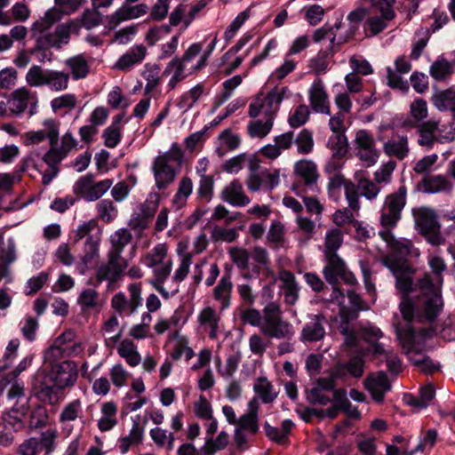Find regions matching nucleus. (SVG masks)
Segmentation results:
<instances>
[{
  "instance_id": "34",
  "label": "nucleus",
  "mask_w": 455,
  "mask_h": 455,
  "mask_svg": "<svg viewBox=\"0 0 455 455\" xmlns=\"http://www.w3.org/2000/svg\"><path fill=\"white\" fill-rule=\"evenodd\" d=\"M100 235H91L85 241V248L76 267L81 275H84L90 266L100 258Z\"/></svg>"
},
{
  "instance_id": "18",
  "label": "nucleus",
  "mask_w": 455,
  "mask_h": 455,
  "mask_svg": "<svg viewBox=\"0 0 455 455\" xmlns=\"http://www.w3.org/2000/svg\"><path fill=\"white\" fill-rule=\"evenodd\" d=\"M439 126L440 121L435 119H430L419 124L417 126L419 145L429 149L435 141L445 143L454 139L455 134L453 132H447L445 135L437 136L436 132L439 131Z\"/></svg>"
},
{
  "instance_id": "61",
  "label": "nucleus",
  "mask_w": 455,
  "mask_h": 455,
  "mask_svg": "<svg viewBox=\"0 0 455 455\" xmlns=\"http://www.w3.org/2000/svg\"><path fill=\"white\" fill-rule=\"evenodd\" d=\"M229 435L227 432L221 431L216 438L206 437L204 451L205 455H210L216 451H220L226 448L228 443Z\"/></svg>"
},
{
  "instance_id": "22",
  "label": "nucleus",
  "mask_w": 455,
  "mask_h": 455,
  "mask_svg": "<svg viewBox=\"0 0 455 455\" xmlns=\"http://www.w3.org/2000/svg\"><path fill=\"white\" fill-rule=\"evenodd\" d=\"M307 322L302 327L299 339L303 343L317 342L325 336L327 320L322 314L308 315Z\"/></svg>"
},
{
  "instance_id": "62",
  "label": "nucleus",
  "mask_w": 455,
  "mask_h": 455,
  "mask_svg": "<svg viewBox=\"0 0 455 455\" xmlns=\"http://www.w3.org/2000/svg\"><path fill=\"white\" fill-rule=\"evenodd\" d=\"M310 116V110L307 106L302 104L291 109L288 117V123L292 128H299L305 124Z\"/></svg>"
},
{
  "instance_id": "55",
  "label": "nucleus",
  "mask_w": 455,
  "mask_h": 455,
  "mask_svg": "<svg viewBox=\"0 0 455 455\" xmlns=\"http://www.w3.org/2000/svg\"><path fill=\"white\" fill-rule=\"evenodd\" d=\"M49 69H44L41 66L33 65L26 74V82L32 87L46 86V79Z\"/></svg>"
},
{
  "instance_id": "24",
  "label": "nucleus",
  "mask_w": 455,
  "mask_h": 455,
  "mask_svg": "<svg viewBox=\"0 0 455 455\" xmlns=\"http://www.w3.org/2000/svg\"><path fill=\"white\" fill-rule=\"evenodd\" d=\"M280 183V171L275 169L264 170L258 175L248 176L246 185L250 191L257 192L261 189L272 190Z\"/></svg>"
},
{
  "instance_id": "44",
  "label": "nucleus",
  "mask_w": 455,
  "mask_h": 455,
  "mask_svg": "<svg viewBox=\"0 0 455 455\" xmlns=\"http://www.w3.org/2000/svg\"><path fill=\"white\" fill-rule=\"evenodd\" d=\"M186 64L180 59V57L172 58L166 65L163 76H171L168 83L170 89H174L176 85L187 77Z\"/></svg>"
},
{
  "instance_id": "2",
  "label": "nucleus",
  "mask_w": 455,
  "mask_h": 455,
  "mask_svg": "<svg viewBox=\"0 0 455 455\" xmlns=\"http://www.w3.org/2000/svg\"><path fill=\"white\" fill-rule=\"evenodd\" d=\"M44 380L35 384L37 397L51 405L57 404L61 399V392L73 387L78 379V366L75 361L63 360L51 368H41L35 375Z\"/></svg>"
},
{
  "instance_id": "9",
  "label": "nucleus",
  "mask_w": 455,
  "mask_h": 455,
  "mask_svg": "<svg viewBox=\"0 0 455 455\" xmlns=\"http://www.w3.org/2000/svg\"><path fill=\"white\" fill-rule=\"evenodd\" d=\"M264 322L261 333L271 339H290L294 335L291 323L283 317L280 303L277 301L267 302L263 307Z\"/></svg>"
},
{
  "instance_id": "30",
  "label": "nucleus",
  "mask_w": 455,
  "mask_h": 455,
  "mask_svg": "<svg viewBox=\"0 0 455 455\" xmlns=\"http://www.w3.org/2000/svg\"><path fill=\"white\" fill-rule=\"evenodd\" d=\"M220 198L235 207H243L250 204V198L245 195L243 184L238 180L228 184L220 194Z\"/></svg>"
},
{
  "instance_id": "21",
  "label": "nucleus",
  "mask_w": 455,
  "mask_h": 455,
  "mask_svg": "<svg viewBox=\"0 0 455 455\" xmlns=\"http://www.w3.org/2000/svg\"><path fill=\"white\" fill-rule=\"evenodd\" d=\"M308 100L315 113L330 115V100L323 81L316 77L308 89Z\"/></svg>"
},
{
  "instance_id": "45",
  "label": "nucleus",
  "mask_w": 455,
  "mask_h": 455,
  "mask_svg": "<svg viewBox=\"0 0 455 455\" xmlns=\"http://www.w3.org/2000/svg\"><path fill=\"white\" fill-rule=\"evenodd\" d=\"M70 75L65 71L49 69L46 79V87L52 92H62L68 88Z\"/></svg>"
},
{
  "instance_id": "53",
  "label": "nucleus",
  "mask_w": 455,
  "mask_h": 455,
  "mask_svg": "<svg viewBox=\"0 0 455 455\" xmlns=\"http://www.w3.org/2000/svg\"><path fill=\"white\" fill-rule=\"evenodd\" d=\"M160 71L161 68L156 64H146L142 76L146 81L145 92L146 93L151 92L155 90L160 83Z\"/></svg>"
},
{
  "instance_id": "58",
  "label": "nucleus",
  "mask_w": 455,
  "mask_h": 455,
  "mask_svg": "<svg viewBox=\"0 0 455 455\" xmlns=\"http://www.w3.org/2000/svg\"><path fill=\"white\" fill-rule=\"evenodd\" d=\"M60 122L53 118H46L42 123L40 132H44L45 139L49 141L50 147L57 144L60 138Z\"/></svg>"
},
{
  "instance_id": "42",
  "label": "nucleus",
  "mask_w": 455,
  "mask_h": 455,
  "mask_svg": "<svg viewBox=\"0 0 455 455\" xmlns=\"http://www.w3.org/2000/svg\"><path fill=\"white\" fill-rule=\"evenodd\" d=\"M132 237V233L128 228H121L116 230L109 237L111 246L108 254L123 259L122 253L124 248L131 243Z\"/></svg>"
},
{
  "instance_id": "59",
  "label": "nucleus",
  "mask_w": 455,
  "mask_h": 455,
  "mask_svg": "<svg viewBox=\"0 0 455 455\" xmlns=\"http://www.w3.org/2000/svg\"><path fill=\"white\" fill-rule=\"evenodd\" d=\"M294 143L299 154H310L314 148L313 133L307 129L301 130L294 139Z\"/></svg>"
},
{
  "instance_id": "33",
  "label": "nucleus",
  "mask_w": 455,
  "mask_h": 455,
  "mask_svg": "<svg viewBox=\"0 0 455 455\" xmlns=\"http://www.w3.org/2000/svg\"><path fill=\"white\" fill-rule=\"evenodd\" d=\"M259 404L257 399L251 398L247 404L245 413L238 419L236 424L238 427L246 430L251 436L255 435L259 431Z\"/></svg>"
},
{
  "instance_id": "1",
  "label": "nucleus",
  "mask_w": 455,
  "mask_h": 455,
  "mask_svg": "<svg viewBox=\"0 0 455 455\" xmlns=\"http://www.w3.org/2000/svg\"><path fill=\"white\" fill-rule=\"evenodd\" d=\"M399 307L406 325L396 326L395 331L397 329L403 331L413 330L412 331L418 334L419 330L428 327H420L417 324H427L430 327L443 312V300L440 287L434 283L428 274H426L419 282V294L415 298H403Z\"/></svg>"
},
{
  "instance_id": "46",
  "label": "nucleus",
  "mask_w": 455,
  "mask_h": 455,
  "mask_svg": "<svg viewBox=\"0 0 455 455\" xmlns=\"http://www.w3.org/2000/svg\"><path fill=\"white\" fill-rule=\"evenodd\" d=\"M432 101L439 110H451L455 115V91L451 88L435 92Z\"/></svg>"
},
{
  "instance_id": "31",
  "label": "nucleus",
  "mask_w": 455,
  "mask_h": 455,
  "mask_svg": "<svg viewBox=\"0 0 455 455\" xmlns=\"http://www.w3.org/2000/svg\"><path fill=\"white\" fill-rule=\"evenodd\" d=\"M232 291L231 275L230 274H225L212 290V298L218 303L220 312L227 310L231 306Z\"/></svg>"
},
{
  "instance_id": "64",
  "label": "nucleus",
  "mask_w": 455,
  "mask_h": 455,
  "mask_svg": "<svg viewBox=\"0 0 455 455\" xmlns=\"http://www.w3.org/2000/svg\"><path fill=\"white\" fill-rule=\"evenodd\" d=\"M109 377L111 383L116 388H122L127 385L130 378L129 371L122 363H116L109 369Z\"/></svg>"
},
{
  "instance_id": "47",
  "label": "nucleus",
  "mask_w": 455,
  "mask_h": 455,
  "mask_svg": "<svg viewBox=\"0 0 455 455\" xmlns=\"http://www.w3.org/2000/svg\"><path fill=\"white\" fill-rule=\"evenodd\" d=\"M343 243V233L337 228L326 231L324 237V256L338 255L337 251Z\"/></svg>"
},
{
  "instance_id": "48",
  "label": "nucleus",
  "mask_w": 455,
  "mask_h": 455,
  "mask_svg": "<svg viewBox=\"0 0 455 455\" xmlns=\"http://www.w3.org/2000/svg\"><path fill=\"white\" fill-rule=\"evenodd\" d=\"M292 427L293 422L291 419H284L282 422L281 428L272 427L268 422L264 424L266 435L278 443H283L286 441Z\"/></svg>"
},
{
  "instance_id": "13",
  "label": "nucleus",
  "mask_w": 455,
  "mask_h": 455,
  "mask_svg": "<svg viewBox=\"0 0 455 455\" xmlns=\"http://www.w3.org/2000/svg\"><path fill=\"white\" fill-rule=\"evenodd\" d=\"M325 260L323 275L328 283L335 285L339 280L351 286L357 283L355 275L347 269L346 263L339 255L327 256Z\"/></svg>"
},
{
  "instance_id": "57",
  "label": "nucleus",
  "mask_w": 455,
  "mask_h": 455,
  "mask_svg": "<svg viewBox=\"0 0 455 455\" xmlns=\"http://www.w3.org/2000/svg\"><path fill=\"white\" fill-rule=\"evenodd\" d=\"M91 235H100L101 238V230L96 221L91 220L80 224L74 231V240L78 242L84 238L88 239Z\"/></svg>"
},
{
  "instance_id": "7",
  "label": "nucleus",
  "mask_w": 455,
  "mask_h": 455,
  "mask_svg": "<svg viewBox=\"0 0 455 455\" xmlns=\"http://www.w3.org/2000/svg\"><path fill=\"white\" fill-rule=\"evenodd\" d=\"M412 331L413 330H407L406 331H403L401 329H397L396 331V336L403 352L406 354L409 360L425 373L431 374L439 371L441 365L434 363L423 353L427 339L414 333Z\"/></svg>"
},
{
  "instance_id": "25",
  "label": "nucleus",
  "mask_w": 455,
  "mask_h": 455,
  "mask_svg": "<svg viewBox=\"0 0 455 455\" xmlns=\"http://www.w3.org/2000/svg\"><path fill=\"white\" fill-rule=\"evenodd\" d=\"M36 103V93L24 86L12 92L9 97L11 114L13 116H20L29 105L33 106Z\"/></svg>"
},
{
  "instance_id": "29",
  "label": "nucleus",
  "mask_w": 455,
  "mask_h": 455,
  "mask_svg": "<svg viewBox=\"0 0 455 455\" xmlns=\"http://www.w3.org/2000/svg\"><path fill=\"white\" fill-rule=\"evenodd\" d=\"M72 333L64 331L53 342V344L44 352V363L42 368H51L53 364H59L64 357H67L63 346L66 341H70Z\"/></svg>"
},
{
  "instance_id": "51",
  "label": "nucleus",
  "mask_w": 455,
  "mask_h": 455,
  "mask_svg": "<svg viewBox=\"0 0 455 455\" xmlns=\"http://www.w3.org/2000/svg\"><path fill=\"white\" fill-rule=\"evenodd\" d=\"M204 93V87L198 84L181 95L179 100V107L182 109H190Z\"/></svg>"
},
{
  "instance_id": "11",
  "label": "nucleus",
  "mask_w": 455,
  "mask_h": 455,
  "mask_svg": "<svg viewBox=\"0 0 455 455\" xmlns=\"http://www.w3.org/2000/svg\"><path fill=\"white\" fill-rule=\"evenodd\" d=\"M342 189L344 190L347 205L355 211H360L361 204L355 184L339 173L329 179L327 192L331 200L339 203L341 200Z\"/></svg>"
},
{
  "instance_id": "32",
  "label": "nucleus",
  "mask_w": 455,
  "mask_h": 455,
  "mask_svg": "<svg viewBox=\"0 0 455 455\" xmlns=\"http://www.w3.org/2000/svg\"><path fill=\"white\" fill-rule=\"evenodd\" d=\"M354 180L359 196H362L367 200L372 201L379 195L381 191L380 187L375 180L370 179L367 172L363 170L356 171L354 174Z\"/></svg>"
},
{
  "instance_id": "40",
  "label": "nucleus",
  "mask_w": 455,
  "mask_h": 455,
  "mask_svg": "<svg viewBox=\"0 0 455 455\" xmlns=\"http://www.w3.org/2000/svg\"><path fill=\"white\" fill-rule=\"evenodd\" d=\"M64 63L69 69V75L73 80L84 79L90 73V64L84 54H77L68 58Z\"/></svg>"
},
{
  "instance_id": "12",
  "label": "nucleus",
  "mask_w": 455,
  "mask_h": 455,
  "mask_svg": "<svg viewBox=\"0 0 455 455\" xmlns=\"http://www.w3.org/2000/svg\"><path fill=\"white\" fill-rule=\"evenodd\" d=\"M355 155L363 163L364 167L375 165L379 158L380 152L376 147L373 134L365 130H357L353 140Z\"/></svg>"
},
{
  "instance_id": "37",
  "label": "nucleus",
  "mask_w": 455,
  "mask_h": 455,
  "mask_svg": "<svg viewBox=\"0 0 455 455\" xmlns=\"http://www.w3.org/2000/svg\"><path fill=\"white\" fill-rule=\"evenodd\" d=\"M383 152L389 157L403 160L410 152L408 137L397 135L387 140L383 144Z\"/></svg>"
},
{
  "instance_id": "15",
  "label": "nucleus",
  "mask_w": 455,
  "mask_h": 455,
  "mask_svg": "<svg viewBox=\"0 0 455 455\" xmlns=\"http://www.w3.org/2000/svg\"><path fill=\"white\" fill-rule=\"evenodd\" d=\"M379 235L387 243L391 251V253L386 257H392L394 260H405L407 256L418 258L420 254L419 249L413 246L411 240L406 238L396 239L388 228L380 230Z\"/></svg>"
},
{
  "instance_id": "16",
  "label": "nucleus",
  "mask_w": 455,
  "mask_h": 455,
  "mask_svg": "<svg viewBox=\"0 0 455 455\" xmlns=\"http://www.w3.org/2000/svg\"><path fill=\"white\" fill-rule=\"evenodd\" d=\"M376 11L380 13V16L371 17L366 21L364 28L367 33L371 36H376L384 30L387 22L395 17L393 4L395 0H369Z\"/></svg>"
},
{
  "instance_id": "52",
  "label": "nucleus",
  "mask_w": 455,
  "mask_h": 455,
  "mask_svg": "<svg viewBox=\"0 0 455 455\" xmlns=\"http://www.w3.org/2000/svg\"><path fill=\"white\" fill-rule=\"evenodd\" d=\"M121 117L116 116V120L102 132L104 144L109 148H116L121 141L122 133L119 121Z\"/></svg>"
},
{
  "instance_id": "5",
  "label": "nucleus",
  "mask_w": 455,
  "mask_h": 455,
  "mask_svg": "<svg viewBox=\"0 0 455 455\" xmlns=\"http://www.w3.org/2000/svg\"><path fill=\"white\" fill-rule=\"evenodd\" d=\"M183 163L184 152L177 142L172 143L168 150L159 152L151 166L156 188L159 190L169 188L180 172Z\"/></svg>"
},
{
  "instance_id": "39",
  "label": "nucleus",
  "mask_w": 455,
  "mask_h": 455,
  "mask_svg": "<svg viewBox=\"0 0 455 455\" xmlns=\"http://www.w3.org/2000/svg\"><path fill=\"white\" fill-rule=\"evenodd\" d=\"M415 224L420 233L441 228L435 212L430 208L420 207L413 212Z\"/></svg>"
},
{
  "instance_id": "43",
  "label": "nucleus",
  "mask_w": 455,
  "mask_h": 455,
  "mask_svg": "<svg viewBox=\"0 0 455 455\" xmlns=\"http://www.w3.org/2000/svg\"><path fill=\"white\" fill-rule=\"evenodd\" d=\"M116 352L130 367H136L141 363V355L138 350V347L131 339H123L117 345Z\"/></svg>"
},
{
  "instance_id": "4",
  "label": "nucleus",
  "mask_w": 455,
  "mask_h": 455,
  "mask_svg": "<svg viewBox=\"0 0 455 455\" xmlns=\"http://www.w3.org/2000/svg\"><path fill=\"white\" fill-rule=\"evenodd\" d=\"M283 95L277 91L258 94L250 103L248 116L253 120L247 124V133L251 139L263 140L272 131Z\"/></svg>"
},
{
  "instance_id": "3",
  "label": "nucleus",
  "mask_w": 455,
  "mask_h": 455,
  "mask_svg": "<svg viewBox=\"0 0 455 455\" xmlns=\"http://www.w3.org/2000/svg\"><path fill=\"white\" fill-rule=\"evenodd\" d=\"M62 18L59 8L47 10L31 25V37L36 41L35 50L41 51L50 48L60 49L68 44L72 33H78L79 25L76 20L60 24L53 32L49 30Z\"/></svg>"
},
{
  "instance_id": "60",
  "label": "nucleus",
  "mask_w": 455,
  "mask_h": 455,
  "mask_svg": "<svg viewBox=\"0 0 455 455\" xmlns=\"http://www.w3.org/2000/svg\"><path fill=\"white\" fill-rule=\"evenodd\" d=\"M96 209L99 218L106 223L113 221L118 214L117 208L109 199L100 201L96 205Z\"/></svg>"
},
{
  "instance_id": "8",
  "label": "nucleus",
  "mask_w": 455,
  "mask_h": 455,
  "mask_svg": "<svg viewBox=\"0 0 455 455\" xmlns=\"http://www.w3.org/2000/svg\"><path fill=\"white\" fill-rule=\"evenodd\" d=\"M78 148V140L70 131H67L61 137L60 145L53 144L42 156V161L47 165V169L40 171L42 173V183L49 185L60 172V163L68 154Z\"/></svg>"
},
{
  "instance_id": "20",
  "label": "nucleus",
  "mask_w": 455,
  "mask_h": 455,
  "mask_svg": "<svg viewBox=\"0 0 455 455\" xmlns=\"http://www.w3.org/2000/svg\"><path fill=\"white\" fill-rule=\"evenodd\" d=\"M339 331L344 336L346 346L349 347H356L359 338H362L368 342H374L383 335L379 328L371 323H367L361 327L358 333L350 329L347 323L341 324L339 326Z\"/></svg>"
},
{
  "instance_id": "35",
  "label": "nucleus",
  "mask_w": 455,
  "mask_h": 455,
  "mask_svg": "<svg viewBox=\"0 0 455 455\" xmlns=\"http://www.w3.org/2000/svg\"><path fill=\"white\" fill-rule=\"evenodd\" d=\"M83 416V403L80 399H75L67 403L59 416V421L63 425V431L69 435L73 427L68 425L69 422L81 419Z\"/></svg>"
},
{
  "instance_id": "10",
  "label": "nucleus",
  "mask_w": 455,
  "mask_h": 455,
  "mask_svg": "<svg viewBox=\"0 0 455 455\" xmlns=\"http://www.w3.org/2000/svg\"><path fill=\"white\" fill-rule=\"evenodd\" d=\"M407 189L400 186L395 192L385 196L380 208V224L385 228H394L402 217V212L406 205Z\"/></svg>"
},
{
  "instance_id": "17",
  "label": "nucleus",
  "mask_w": 455,
  "mask_h": 455,
  "mask_svg": "<svg viewBox=\"0 0 455 455\" xmlns=\"http://www.w3.org/2000/svg\"><path fill=\"white\" fill-rule=\"evenodd\" d=\"M381 261L395 276V286L402 293V299L415 298L416 296H409V293L413 291V283L411 277L406 273L408 268L406 260H394L392 257H384Z\"/></svg>"
},
{
  "instance_id": "63",
  "label": "nucleus",
  "mask_w": 455,
  "mask_h": 455,
  "mask_svg": "<svg viewBox=\"0 0 455 455\" xmlns=\"http://www.w3.org/2000/svg\"><path fill=\"white\" fill-rule=\"evenodd\" d=\"M396 168V163L393 160H389L387 163L382 164L374 172V180L377 184H389L392 181L393 172Z\"/></svg>"
},
{
  "instance_id": "54",
  "label": "nucleus",
  "mask_w": 455,
  "mask_h": 455,
  "mask_svg": "<svg viewBox=\"0 0 455 455\" xmlns=\"http://www.w3.org/2000/svg\"><path fill=\"white\" fill-rule=\"evenodd\" d=\"M150 437L158 447L166 446L168 451H172L174 447L175 437L171 432L161 427L152 428L149 432Z\"/></svg>"
},
{
  "instance_id": "41",
  "label": "nucleus",
  "mask_w": 455,
  "mask_h": 455,
  "mask_svg": "<svg viewBox=\"0 0 455 455\" xmlns=\"http://www.w3.org/2000/svg\"><path fill=\"white\" fill-rule=\"evenodd\" d=\"M253 391L258 403L259 400L263 403H271L277 397L278 392L275 389L272 383L265 377L258 378L253 384Z\"/></svg>"
},
{
  "instance_id": "26",
  "label": "nucleus",
  "mask_w": 455,
  "mask_h": 455,
  "mask_svg": "<svg viewBox=\"0 0 455 455\" xmlns=\"http://www.w3.org/2000/svg\"><path fill=\"white\" fill-rule=\"evenodd\" d=\"M276 280L282 283L280 291L283 292L284 303L290 306L295 305L299 297L300 288L294 274L286 269H282L278 272Z\"/></svg>"
},
{
  "instance_id": "50",
  "label": "nucleus",
  "mask_w": 455,
  "mask_h": 455,
  "mask_svg": "<svg viewBox=\"0 0 455 455\" xmlns=\"http://www.w3.org/2000/svg\"><path fill=\"white\" fill-rule=\"evenodd\" d=\"M77 303L84 311L97 309L101 307L99 299V293L93 288L84 289L78 296Z\"/></svg>"
},
{
  "instance_id": "19",
  "label": "nucleus",
  "mask_w": 455,
  "mask_h": 455,
  "mask_svg": "<svg viewBox=\"0 0 455 455\" xmlns=\"http://www.w3.org/2000/svg\"><path fill=\"white\" fill-rule=\"evenodd\" d=\"M197 323L201 331L208 333L210 339H215L222 327L221 312L219 308L206 306L198 313Z\"/></svg>"
},
{
  "instance_id": "36",
  "label": "nucleus",
  "mask_w": 455,
  "mask_h": 455,
  "mask_svg": "<svg viewBox=\"0 0 455 455\" xmlns=\"http://www.w3.org/2000/svg\"><path fill=\"white\" fill-rule=\"evenodd\" d=\"M294 173L299 176L304 183L311 187L313 190L316 188L319 178L317 166L315 162L309 159H301L294 164Z\"/></svg>"
},
{
  "instance_id": "38",
  "label": "nucleus",
  "mask_w": 455,
  "mask_h": 455,
  "mask_svg": "<svg viewBox=\"0 0 455 455\" xmlns=\"http://www.w3.org/2000/svg\"><path fill=\"white\" fill-rule=\"evenodd\" d=\"M147 52V48L143 44H135L117 60L116 67L123 71L130 70L143 61Z\"/></svg>"
},
{
  "instance_id": "23",
  "label": "nucleus",
  "mask_w": 455,
  "mask_h": 455,
  "mask_svg": "<svg viewBox=\"0 0 455 455\" xmlns=\"http://www.w3.org/2000/svg\"><path fill=\"white\" fill-rule=\"evenodd\" d=\"M17 259V247L14 239L12 237L4 239V237L0 235V271L4 276V279H6V283L12 282L10 266L13 264Z\"/></svg>"
},
{
  "instance_id": "14",
  "label": "nucleus",
  "mask_w": 455,
  "mask_h": 455,
  "mask_svg": "<svg viewBox=\"0 0 455 455\" xmlns=\"http://www.w3.org/2000/svg\"><path fill=\"white\" fill-rule=\"evenodd\" d=\"M126 267L124 259L108 254V260L102 262L97 268L95 277L97 282H108V291H114L117 287V282L122 278L123 272Z\"/></svg>"
},
{
  "instance_id": "6",
  "label": "nucleus",
  "mask_w": 455,
  "mask_h": 455,
  "mask_svg": "<svg viewBox=\"0 0 455 455\" xmlns=\"http://www.w3.org/2000/svg\"><path fill=\"white\" fill-rule=\"evenodd\" d=\"M167 245L165 243H158L141 259V262L146 267L153 268L154 278L149 283L165 299L173 296L179 291L178 287L167 291L164 286L172 268V262L167 259Z\"/></svg>"
},
{
  "instance_id": "56",
  "label": "nucleus",
  "mask_w": 455,
  "mask_h": 455,
  "mask_svg": "<svg viewBox=\"0 0 455 455\" xmlns=\"http://www.w3.org/2000/svg\"><path fill=\"white\" fill-rule=\"evenodd\" d=\"M267 239L271 243L283 247L287 243L284 225L279 220H274L268 228Z\"/></svg>"
},
{
  "instance_id": "28",
  "label": "nucleus",
  "mask_w": 455,
  "mask_h": 455,
  "mask_svg": "<svg viewBox=\"0 0 455 455\" xmlns=\"http://www.w3.org/2000/svg\"><path fill=\"white\" fill-rule=\"evenodd\" d=\"M364 386L376 402H382L385 395L391 389V383L383 371L368 376L364 380Z\"/></svg>"
},
{
  "instance_id": "27",
  "label": "nucleus",
  "mask_w": 455,
  "mask_h": 455,
  "mask_svg": "<svg viewBox=\"0 0 455 455\" xmlns=\"http://www.w3.org/2000/svg\"><path fill=\"white\" fill-rule=\"evenodd\" d=\"M418 335L424 337L426 339L434 335H439L445 340L455 339V315H448L441 323H435L428 329L419 330Z\"/></svg>"
},
{
  "instance_id": "49",
  "label": "nucleus",
  "mask_w": 455,
  "mask_h": 455,
  "mask_svg": "<svg viewBox=\"0 0 455 455\" xmlns=\"http://www.w3.org/2000/svg\"><path fill=\"white\" fill-rule=\"evenodd\" d=\"M193 191V182L190 178L183 177L179 183L176 194L172 198V204L177 208L180 209L183 207L188 198L190 196Z\"/></svg>"
}]
</instances>
